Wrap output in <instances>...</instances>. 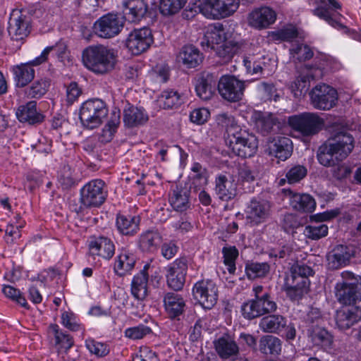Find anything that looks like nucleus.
I'll list each match as a JSON object with an SVG mask.
<instances>
[{
  "mask_svg": "<svg viewBox=\"0 0 361 361\" xmlns=\"http://www.w3.org/2000/svg\"><path fill=\"white\" fill-rule=\"evenodd\" d=\"M314 79L313 74L300 75L290 85V90L294 97L305 96L310 87V81Z\"/></svg>",
  "mask_w": 361,
  "mask_h": 361,
  "instance_id": "obj_46",
  "label": "nucleus"
},
{
  "mask_svg": "<svg viewBox=\"0 0 361 361\" xmlns=\"http://www.w3.org/2000/svg\"><path fill=\"white\" fill-rule=\"evenodd\" d=\"M270 36L274 40L290 42L298 37V32L295 27L290 25L271 32Z\"/></svg>",
  "mask_w": 361,
  "mask_h": 361,
  "instance_id": "obj_57",
  "label": "nucleus"
},
{
  "mask_svg": "<svg viewBox=\"0 0 361 361\" xmlns=\"http://www.w3.org/2000/svg\"><path fill=\"white\" fill-rule=\"evenodd\" d=\"M341 281L335 286V294L338 301L345 305H350L361 300V278L352 272L343 271Z\"/></svg>",
  "mask_w": 361,
  "mask_h": 361,
  "instance_id": "obj_7",
  "label": "nucleus"
},
{
  "mask_svg": "<svg viewBox=\"0 0 361 361\" xmlns=\"http://www.w3.org/2000/svg\"><path fill=\"white\" fill-rule=\"evenodd\" d=\"M148 115L142 108L128 104L123 111V122L126 126L133 128L145 123Z\"/></svg>",
  "mask_w": 361,
  "mask_h": 361,
  "instance_id": "obj_36",
  "label": "nucleus"
},
{
  "mask_svg": "<svg viewBox=\"0 0 361 361\" xmlns=\"http://www.w3.org/2000/svg\"><path fill=\"white\" fill-rule=\"evenodd\" d=\"M276 19V12L269 7L257 8L252 11L248 17L250 25L259 30L267 28L274 23Z\"/></svg>",
  "mask_w": 361,
  "mask_h": 361,
  "instance_id": "obj_22",
  "label": "nucleus"
},
{
  "mask_svg": "<svg viewBox=\"0 0 361 361\" xmlns=\"http://www.w3.org/2000/svg\"><path fill=\"white\" fill-rule=\"evenodd\" d=\"M16 116L21 123L37 125L42 123L45 116L37 109V102L30 101L20 106L16 111Z\"/></svg>",
  "mask_w": 361,
  "mask_h": 361,
  "instance_id": "obj_24",
  "label": "nucleus"
},
{
  "mask_svg": "<svg viewBox=\"0 0 361 361\" xmlns=\"http://www.w3.org/2000/svg\"><path fill=\"white\" fill-rule=\"evenodd\" d=\"M38 59L39 56L26 63H21L11 67L10 70L13 74L16 87L23 88L32 81L35 75L34 67L44 63L41 60L38 61Z\"/></svg>",
  "mask_w": 361,
  "mask_h": 361,
  "instance_id": "obj_18",
  "label": "nucleus"
},
{
  "mask_svg": "<svg viewBox=\"0 0 361 361\" xmlns=\"http://www.w3.org/2000/svg\"><path fill=\"white\" fill-rule=\"evenodd\" d=\"M252 291L254 297L241 305L240 312L245 319L252 320L273 313L277 310V304L271 293L263 286H254Z\"/></svg>",
  "mask_w": 361,
  "mask_h": 361,
  "instance_id": "obj_3",
  "label": "nucleus"
},
{
  "mask_svg": "<svg viewBox=\"0 0 361 361\" xmlns=\"http://www.w3.org/2000/svg\"><path fill=\"white\" fill-rule=\"evenodd\" d=\"M361 319V310L357 307L343 308L336 312V324L342 331L347 330Z\"/></svg>",
  "mask_w": 361,
  "mask_h": 361,
  "instance_id": "obj_26",
  "label": "nucleus"
},
{
  "mask_svg": "<svg viewBox=\"0 0 361 361\" xmlns=\"http://www.w3.org/2000/svg\"><path fill=\"white\" fill-rule=\"evenodd\" d=\"M245 85L244 82L233 75H223L219 78L218 92L221 97L229 102H237L243 99Z\"/></svg>",
  "mask_w": 361,
  "mask_h": 361,
  "instance_id": "obj_13",
  "label": "nucleus"
},
{
  "mask_svg": "<svg viewBox=\"0 0 361 361\" xmlns=\"http://www.w3.org/2000/svg\"><path fill=\"white\" fill-rule=\"evenodd\" d=\"M270 154L274 156L281 161H286L292 154V141L286 137H280L274 140L273 145L269 147Z\"/></svg>",
  "mask_w": 361,
  "mask_h": 361,
  "instance_id": "obj_39",
  "label": "nucleus"
},
{
  "mask_svg": "<svg viewBox=\"0 0 361 361\" xmlns=\"http://www.w3.org/2000/svg\"><path fill=\"white\" fill-rule=\"evenodd\" d=\"M178 59L187 68H192L202 63L203 56L195 46L187 45L182 48L179 53Z\"/></svg>",
  "mask_w": 361,
  "mask_h": 361,
  "instance_id": "obj_38",
  "label": "nucleus"
},
{
  "mask_svg": "<svg viewBox=\"0 0 361 361\" xmlns=\"http://www.w3.org/2000/svg\"><path fill=\"white\" fill-rule=\"evenodd\" d=\"M121 123L120 110L115 108L112 110L111 117L102 130V136L106 137V141H110L116 132Z\"/></svg>",
  "mask_w": 361,
  "mask_h": 361,
  "instance_id": "obj_52",
  "label": "nucleus"
},
{
  "mask_svg": "<svg viewBox=\"0 0 361 361\" xmlns=\"http://www.w3.org/2000/svg\"><path fill=\"white\" fill-rule=\"evenodd\" d=\"M290 54L294 62H302L311 59L314 53L306 44H295L290 49Z\"/></svg>",
  "mask_w": 361,
  "mask_h": 361,
  "instance_id": "obj_54",
  "label": "nucleus"
},
{
  "mask_svg": "<svg viewBox=\"0 0 361 361\" xmlns=\"http://www.w3.org/2000/svg\"><path fill=\"white\" fill-rule=\"evenodd\" d=\"M108 113V107L103 100L92 99L82 104L79 118L83 128L93 130L102 124Z\"/></svg>",
  "mask_w": 361,
  "mask_h": 361,
  "instance_id": "obj_6",
  "label": "nucleus"
},
{
  "mask_svg": "<svg viewBox=\"0 0 361 361\" xmlns=\"http://www.w3.org/2000/svg\"><path fill=\"white\" fill-rule=\"evenodd\" d=\"M107 196L104 181L101 179L90 180L80 190V209L98 208L104 203Z\"/></svg>",
  "mask_w": 361,
  "mask_h": 361,
  "instance_id": "obj_8",
  "label": "nucleus"
},
{
  "mask_svg": "<svg viewBox=\"0 0 361 361\" xmlns=\"http://www.w3.org/2000/svg\"><path fill=\"white\" fill-rule=\"evenodd\" d=\"M165 310L171 319L178 317L185 312V301L182 295L175 293H167L163 299Z\"/></svg>",
  "mask_w": 361,
  "mask_h": 361,
  "instance_id": "obj_31",
  "label": "nucleus"
},
{
  "mask_svg": "<svg viewBox=\"0 0 361 361\" xmlns=\"http://www.w3.org/2000/svg\"><path fill=\"white\" fill-rule=\"evenodd\" d=\"M216 121L218 126L224 128L226 130V141L233 135V133L235 134L242 128L238 125L235 118L232 115L226 113L217 115Z\"/></svg>",
  "mask_w": 361,
  "mask_h": 361,
  "instance_id": "obj_48",
  "label": "nucleus"
},
{
  "mask_svg": "<svg viewBox=\"0 0 361 361\" xmlns=\"http://www.w3.org/2000/svg\"><path fill=\"white\" fill-rule=\"evenodd\" d=\"M149 264H145L143 269L134 276L131 282V293L137 300H143L147 295V283L149 279Z\"/></svg>",
  "mask_w": 361,
  "mask_h": 361,
  "instance_id": "obj_32",
  "label": "nucleus"
},
{
  "mask_svg": "<svg viewBox=\"0 0 361 361\" xmlns=\"http://www.w3.org/2000/svg\"><path fill=\"white\" fill-rule=\"evenodd\" d=\"M284 192L288 193L290 205L294 210L301 212H311L314 210L316 202L309 194L297 193L286 189Z\"/></svg>",
  "mask_w": 361,
  "mask_h": 361,
  "instance_id": "obj_28",
  "label": "nucleus"
},
{
  "mask_svg": "<svg viewBox=\"0 0 361 361\" xmlns=\"http://www.w3.org/2000/svg\"><path fill=\"white\" fill-rule=\"evenodd\" d=\"M188 0H160L159 11L164 16H173L178 13Z\"/></svg>",
  "mask_w": 361,
  "mask_h": 361,
  "instance_id": "obj_55",
  "label": "nucleus"
},
{
  "mask_svg": "<svg viewBox=\"0 0 361 361\" xmlns=\"http://www.w3.org/2000/svg\"><path fill=\"white\" fill-rule=\"evenodd\" d=\"M226 39V32L222 25L209 27L204 35L207 47H210L215 51L216 47L218 45H221Z\"/></svg>",
  "mask_w": 361,
  "mask_h": 361,
  "instance_id": "obj_43",
  "label": "nucleus"
},
{
  "mask_svg": "<svg viewBox=\"0 0 361 361\" xmlns=\"http://www.w3.org/2000/svg\"><path fill=\"white\" fill-rule=\"evenodd\" d=\"M153 43V36L149 28L144 27L130 32L126 45L133 55H139L147 51Z\"/></svg>",
  "mask_w": 361,
  "mask_h": 361,
  "instance_id": "obj_15",
  "label": "nucleus"
},
{
  "mask_svg": "<svg viewBox=\"0 0 361 361\" xmlns=\"http://www.w3.org/2000/svg\"><path fill=\"white\" fill-rule=\"evenodd\" d=\"M88 246L90 255H97L105 259H110L115 253L114 243L106 237L92 238Z\"/></svg>",
  "mask_w": 361,
  "mask_h": 361,
  "instance_id": "obj_25",
  "label": "nucleus"
},
{
  "mask_svg": "<svg viewBox=\"0 0 361 361\" xmlns=\"http://www.w3.org/2000/svg\"><path fill=\"white\" fill-rule=\"evenodd\" d=\"M219 81L216 73L203 71L195 78V89L198 97L202 100H210L215 94Z\"/></svg>",
  "mask_w": 361,
  "mask_h": 361,
  "instance_id": "obj_16",
  "label": "nucleus"
},
{
  "mask_svg": "<svg viewBox=\"0 0 361 361\" xmlns=\"http://www.w3.org/2000/svg\"><path fill=\"white\" fill-rule=\"evenodd\" d=\"M66 50V45L61 42H57L53 46L47 47L39 56V61L45 63L48 60V56L51 51H54L58 56L63 57Z\"/></svg>",
  "mask_w": 361,
  "mask_h": 361,
  "instance_id": "obj_63",
  "label": "nucleus"
},
{
  "mask_svg": "<svg viewBox=\"0 0 361 361\" xmlns=\"http://www.w3.org/2000/svg\"><path fill=\"white\" fill-rule=\"evenodd\" d=\"M215 192L220 200L229 201L237 194V184L231 178L220 174L215 179Z\"/></svg>",
  "mask_w": 361,
  "mask_h": 361,
  "instance_id": "obj_27",
  "label": "nucleus"
},
{
  "mask_svg": "<svg viewBox=\"0 0 361 361\" xmlns=\"http://www.w3.org/2000/svg\"><path fill=\"white\" fill-rule=\"evenodd\" d=\"M313 270L305 264H295L286 276L282 290L291 301H299L310 290L309 276H312Z\"/></svg>",
  "mask_w": 361,
  "mask_h": 361,
  "instance_id": "obj_2",
  "label": "nucleus"
},
{
  "mask_svg": "<svg viewBox=\"0 0 361 361\" xmlns=\"http://www.w3.org/2000/svg\"><path fill=\"white\" fill-rule=\"evenodd\" d=\"M216 353L222 360L235 361L239 354V347L229 336H223L214 341Z\"/></svg>",
  "mask_w": 361,
  "mask_h": 361,
  "instance_id": "obj_23",
  "label": "nucleus"
},
{
  "mask_svg": "<svg viewBox=\"0 0 361 361\" xmlns=\"http://www.w3.org/2000/svg\"><path fill=\"white\" fill-rule=\"evenodd\" d=\"M353 255L352 247L338 245L327 256L329 264L332 269H338L340 267L346 265Z\"/></svg>",
  "mask_w": 361,
  "mask_h": 361,
  "instance_id": "obj_35",
  "label": "nucleus"
},
{
  "mask_svg": "<svg viewBox=\"0 0 361 361\" xmlns=\"http://www.w3.org/2000/svg\"><path fill=\"white\" fill-rule=\"evenodd\" d=\"M338 99L336 90L326 84L317 85V109L329 110L336 105Z\"/></svg>",
  "mask_w": 361,
  "mask_h": 361,
  "instance_id": "obj_33",
  "label": "nucleus"
},
{
  "mask_svg": "<svg viewBox=\"0 0 361 361\" xmlns=\"http://www.w3.org/2000/svg\"><path fill=\"white\" fill-rule=\"evenodd\" d=\"M162 237L157 231L149 230L140 236V246L145 252L155 251L161 243Z\"/></svg>",
  "mask_w": 361,
  "mask_h": 361,
  "instance_id": "obj_40",
  "label": "nucleus"
},
{
  "mask_svg": "<svg viewBox=\"0 0 361 361\" xmlns=\"http://www.w3.org/2000/svg\"><path fill=\"white\" fill-rule=\"evenodd\" d=\"M218 292L216 283L209 279L198 281L192 290L194 300L207 310H211L216 304Z\"/></svg>",
  "mask_w": 361,
  "mask_h": 361,
  "instance_id": "obj_10",
  "label": "nucleus"
},
{
  "mask_svg": "<svg viewBox=\"0 0 361 361\" xmlns=\"http://www.w3.org/2000/svg\"><path fill=\"white\" fill-rule=\"evenodd\" d=\"M188 268V260L185 257L177 258L165 267L166 283L171 289L176 291L183 289Z\"/></svg>",
  "mask_w": 361,
  "mask_h": 361,
  "instance_id": "obj_11",
  "label": "nucleus"
},
{
  "mask_svg": "<svg viewBox=\"0 0 361 361\" xmlns=\"http://www.w3.org/2000/svg\"><path fill=\"white\" fill-rule=\"evenodd\" d=\"M287 123L293 130L304 137L316 134V114L314 113L303 112L288 116Z\"/></svg>",
  "mask_w": 361,
  "mask_h": 361,
  "instance_id": "obj_19",
  "label": "nucleus"
},
{
  "mask_svg": "<svg viewBox=\"0 0 361 361\" xmlns=\"http://www.w3.org/2000/svg\"><path fill=\"white\" fill-rule=\"evenodd\" d=\"M123 16L130 23L140 22L145 16L148 7L144 0H124L122 2Z\"/></svg>",
  "mask_w": 361,
  "mask_h": 361,
  "instance_id": "obj_21",
  "label": "nucleus"
},
{
  "mask_svg": "<svg viewBox=\"0 0 361 361\" xmlns=\"http://www.w3.org/2000/svg\"><path fill=\"white\" fill-rule=\"evenodd\" d=\"M157 102L164 109H173L183 103V97L177 91L166 90L158 97Z\"/></svg>",
  "mask_w": 361,
  "mask_h": 361,
  "instance_id": "obj_44",
  "label": "nucleus"
},
{
  "mask_svg": "<svg viewBox=\"0 0 361 361\" xmlns=\"http://www.w3.org/2000/svg\"><path fill=\"white\" fill-rule=\"evenodd\" d=\"M257 92L259 98L262 102H276L279 98L277 89L273 82L261 81L257 85Z\"/></svg>",
  "mask_w": 361,
  "mask_h": 361,
  "instance_id": "obj_47",
  "label": "nucleus"
},
{
  "mask_svg": "<svg viewBox=\"0 0 361 361\" xmlns=\"http://www.w3.org/2000/svg\"><path fill=\"white\" fill-rule=\"evenodd\" d=\"M281 345V341L272 335L264 336L259 340V350L264 354L279 355Z\"/></svg>",
  "mask_w": 361,
  "mask_h": 361,
  "instance_id": "obj_49",
  "label": "nucleus"
},
{
  "mask_svg": "<svg viewBox=\"0 0 361 361\" xmlns=\"http://www.w3.org/2000/svg\"><path fill=\"white\" fill-rule=\"evenodd\" d=\"M82 61L89 71L97 75H104L114 69L116 54L113 49L104 45H92L82 51Z\"/></svg>",
  "mask_w": 361,
  "mask_h": 361,
  "instance_id": "obj_1",
  "label": "nucleus"
},
{
  "mask_svg": "<svg viewBox=\"0 0 361 361\" xmlns=\"http://www.w3.org/2000/svg\"><path fill=\"white\" fill-rule=\"evenodd\" d=\"M353 148V136L347 132L341 131L334 135L332 142L319 147L317 160L323 166H329L334 164V157L342 161L350 154Z\"/></svg>",
  "mask_w": 361,
  "mask_h": 361,
  "instance_id": "obj_4",
  "label": "nucleus"
},
{
  "mask_svg": "<svg viewBox=\"0 0 361 361\" xmlns=\"http://www.w3.org/2000/svg\"><path fill=\"white\" fill-rule=\"evenodd\" d=\"M224 255V262L227 267L229 274H234L235 267V260L238 257V250L235 246L224 247L222 249Z\"/></svg>",
  "mask_w": 361,
  "mask_h": 361,
  "instance_id": "obj_56",
  "label": "nucleus"
},
{
  "mask_svg": "<svg viewBox=\"0 0 361 361\" xmlns=\"http://www.w3.org/2000/svg\"><path fill=\"white\" fill-rule=\"evenodd\" d=\"M140 218L138 216L118 213L116 215V226L119 233L132 236L140 230Z\"/></svg>",
  "mask_w": 361,
  "mask_h": 361,
  "instance_id": "obj_29",
  "label": "nucleus"
},
{
  "mask_svg": "<svg viewBox=\"0 0 361 361\" xmlns=\"http://www.w3.org/2000/svg\"><path fill=\"white\" fill-rule=\"evenodd\" d=\"M31 18L25 10H14L8 20V32L11 39L19 41L26 37L31 29Z\"/></svg>",
  "mask_w": 361,
  "mask_h": 361,
  "instance_id": "obj_12",
  "label": "nucleus"
},
{
  "mask_svg": "<svg viewBox=\"0 0 361 361\" xmlns=\"http://www.w3.org/2000/svg\"><path fill=\"white\" fill-rule=\"evenodd\" d=\"M190 189L182 185H176L169 196V202L174 210L185 212L190 207Z\"/></svg>",
  "mask_w": 361,
  "mask_h": 361,
  "instance_id": "obj_30",
  "label": "nucleus"
},
{
  "mask_svg": "<svg viewBox=\"0 0 361 361\" xmlns=\"http://www.w3.org/2000/svg\"><path fill=\"white\" fill-rule=\"evenodd\" d=\"M245 274L248 279L265 278L270 271V265L267 262L248 261L245 264Z\"/></svg>",
  "mask_w": 361,
  "mask_h": 361,
  "instance_id": "obj_42",
  "label": "nucleus"
},
{
  "mask_svg": "<svg viewBox=\"0 0 361 361\" xmlns=\"http://www.w3.org/2000/svg\"><path fill=\"white\" fill-rule=\"evenodd\" d=\"M317 346L327 352L333 349V336L324 329L317 331Z\"/></svg>",
  "mask_w": 361,
  "mask_h": 361,
  "instance_id": "obj_62",
  "label": "nucleus"
},
{
  "mask_svg": "<svg viewBox=\"0 0 361 361\" xmlns=\"http://www.w3.org/2000/svg\"><path fill=\"white\" fill-rule=\"evenodd\" d=\"M233 135L226 142L235 155L244 159L255 155L258 148V140L254 134L241 128Z\"/></svg>",
  "mask_w": 361,
  "mask_h": 361,
  "instance_id": "obj_9",
  "label": "nucleus"
},
{
  "mask_svg": "<svg viewBox=\"0 0 361 361\" xmlns=\"http://www.w3.org/2000/svg\"><path fill=\"white\" fill-rule=\"evenodd\" d=\"M50 328L54 334L56 345L58 346L59 351L63 350L66 353L73 345V338L70 334L60 330L57 324H53Z\"/></svg>",
  "mask_w": 361,
  "mask_h": 361,
  "instance_id": "obj_51",
  "label": "nucleus"
},
{
  "mask_svg": "<svg viewBox=\"0 0 361 361\" xmlns=\"http://www.w3.org/2000/svg\"><path fill=\"white\" fill-rule=\"evenodd\" d=\"M321 5L317 7V16L324 19L332 27L341 29L347 27L338 22V18L341 15L336 11L341 8L336 0H320Z\"/></svg>",
  "mask_w": 361,
  "mask_h": 361,
  "instance_id": "obj_20",
  "label": "nucleus"
},
{
  "mask_svg": "<svg viewBox=\"0 0 361 361\" xmlns=\"http://www.w3.org/2000/svg\"><path fill=\"white\" fill-rule=\"evenodd\" d=\"M2 292L4 293L6 297L17 302L20 306L26 309L29 308V305L26 301V299L22 295L20 290L16 289V288L10 285H5L2 288Z\"/></svg>",
  "mask_w": 361,
  "mask_h": 361,
  "instance_id": "obj_58",
  "label": "nucleus"
},
{
  "mask_svg": "<svg viewBox=\"0 0 361 361\" xmlns=\"http://www.w3.org/2000/svg\"><path fill=\"white\" fill-rule=\"evenodd\" d=\"M133 361H159V359L155 352L145 347L133 357Z\"/></svg>",
  "mask_w": 361,
  "mask_h": 361,
  "instance_id": "obj_64",
  "label": "nucleus"
},
{
  "mask_svg": "<svg viewBox=\"0 0 361 361\" xmlns=\"http://www.w3.org/2000/svg\"><path fill=\"white\" fill-rule=\"evenodd\" d=\"M307 173V169L303 165H294L286 169L284 178L279 180L280 186L284 185L286 183L288 184H295L302 180Z\"/></svg>",
  "mask_w": 361,
  "mask_h": 361,
  "instance_id": "obj_45",
  "label": "nucleus"
},
{
  "mask_svg": "<svg viewBox=\"0 0 361 361\" xmlns=\"http://www.w3.org/2000/svg\"><path fill=\"white\" fill-rule=\"evenodd\" d=\"M85 345L92 354L97 357H104L109 353L110 349L106 343L96 341L93 339H87Z\"/></svg>",
  "mask_w": 361,
  "mask_h": 361,
  "instance_id": "obj_59",
  "label": "nucleus"
},
{
  "mask_svg": "<svg viewBox=\"0 0 361 361\" xmlns=\"http://www.w3.org/2000/svg\"><path fill=\"white\" fill-rule=\"evenodd\" d=\"M123 27L117 15L108 13L99 18L94 24V32L102 38H111L118 35Z\"/></svg>",
  "mask_w": 361,
  "mask_h": 361,
  "instance_id": "obj_17",
  "label": "nucleus"
},
{
  "mask_svg": "<svg viewBox=\"0 0 361 361\" xmlns=\"http://www.w3.org/2000/svg\"><path fill=\"white\" fill-rule=\"evenodd\" d=\"M50 86V80L40 78L34 81L25 90V94L29 98L39 99L46 94Z\"/></svg>",
  "mask_w": 361,
  "mask_h": 361,
  "instance_id": "obj_50",
  "label": "nucleus"
},
{
  "mask_svg": "<svg viewBox=\"0 0 361 361\" xmlns=\"http://www.w3.org/2000/svg\"><path fill=\"white\" fill-rule=\"evenodd\" d=\"M152 333L150 327L144 324H139L136 326L130 327L125 330L124 335L126 337L133 340L141 339L145 336Z\"/></svg>",
  "mask_w": 361,
  "mask_h": 361,
  "instance_id": "obj_60",
  "label": "nucleus"
},
{
  "mask_svg": "<svg viewBox=\"0 0 361 361\" xmlns=\"http://www.w3.org/2000/svg\"><path fill=\"white\" fill-rule=\"evenodd\" d=\"M287 319L281 314H267L259 324V329L267 333L279 334L286 326Z\"/></svg>",
  "mask_w": 361,
  "mask_h": 361,
  "instance_id": "obj_34",
  "label": "nucleus"
},
{
  "mask_svg": "<svg viewBox=\"0 0 361 361\" xmlns=\"http://www.w3.org/2000/svg\"><path fill=\"white\" fill-rule=\"evenodd\" d=\"M239 5L240 0H199L190 7V11L201 13L208 18L219 19L233 14Z\"/></svg>",
  "mask_w": 361,
  "mask_h": 361,
  "instance_id": "obj_5",
  "label": "nucleus"
},
{
  "mask_svg": "<svg viewBox=\"0 0 361 361\" xmlns=\"http://www.w3.org/2000/svg\"><path fill=\"white\" fill-rule=\"evenodd\" d=\"M243 44L233 39H226L221 45L216 47V54L224 60V62L230 61L235 54L242 51Z\"/></svg>",
  "mask_w": 361,
  "mask_h": 361,
  "instance_id": "obj_41",
  "label": "nucleus"
},
{
  "mask_svg": "<svg viewBox=\"0 0 361 361\" xmlns=\"http://www.w3.org/2000/svg\"><path fill=\"white\" fill-rule=\"evenodd\" d=\"M301 225L302 222L299 216L292 213L286 214L281 222L282 228L286 233L293 232Z\"/></svg>",
  "mask_w": 361,
  "mask_h": 361,
  "instance_id": "obj_61",
  "label": "nucleus"
},
{
  "mask_svg": "<svg viewBox=\"0 0 361 361\" xmlns=\"http://www.w3.org/2000/svg\"><path fill=\"white\" fill-rule=\"evenodd\" d=\"M136 263L135 256L127 251L120 253L115 259L114 271L118 276L130 274Z\"/></svg>",
  "mask_w": 361,
  "mask_h": 361,
  "instance_id": "obj_37",
  "label": "nucleus"
},
{
  "mask_svg": "<svg viewBox=\"0 0 361 361\" xmlns=\"http://www.w3.org/2000/svg\"><path fill=\"white\" fill-rule=\"evenodd\" d=\"M245 214L248 224L257 226L269 219L271 214L270 203L265 200L254 197L247 204Z\"/></svg>",
  "mask_w": 361,
  "mask_h": 361,
  "instance_id": "obj_14",
  "label": "nucleus"
},
{
  "mask_svg": "<svg viewBox=\"0 0 361 361\" xmlns=\"http://www.w3.org/2000/svg\"><path fill=\"white\" fill-rule=\"evenodd\" d=\"M276 125V119L271 114L260 113L256 117L255 126L259 132L266 135Z\"/></svg>",
  "mask_w": 361,
  "mask_h": 361,
  "instance_id": "obj_53",
  "label": "nucleus"
}]
</instances>
